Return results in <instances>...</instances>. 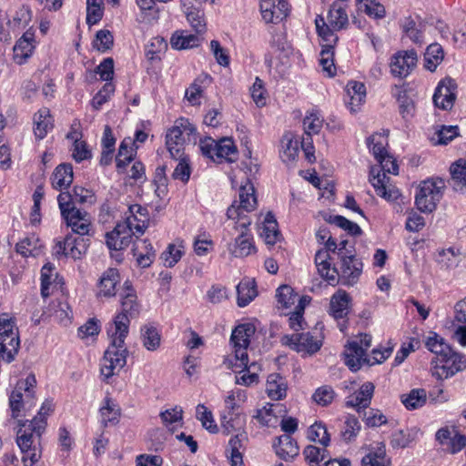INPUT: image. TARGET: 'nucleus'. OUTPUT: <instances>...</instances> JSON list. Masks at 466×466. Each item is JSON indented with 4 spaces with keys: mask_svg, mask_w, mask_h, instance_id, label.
<instances>
[{
    "mask_svg": "<svg viewBox=\"0 0 466 466\" xmlns=\"http://www.w3.org/2000/svg\"><path fill=\"white\" fill-rule=\"evenodd\" d=\"M254 187L248 183L239 189V205L234 202L227 210V217L234 220L233 229L238 232L233 243L228 245L230 254L236 258H243L255 251L252 234L249 231L250 218L246 214L253 211L257 206Z\"/></svg>",
    "mask_w": 466,
    "mask_h": 466,
    "instance_id": "f257e3e1",
    "label": "nucleus"
},
{
    "mask_svg": "<svg viewBox=\"0 0 466 466\" xmlns=\"http://www.w3.org/2000/svg\"><path fill=\"white\" fill-rule=\"evenodd\" d=\"M107 333L111 338V343L105 351L100 364L101 375L106 380L117 374L125 367L128 353L125 347L127 334L116 332L113 329H108Z\"/></svg>",
    "mask_w": 466,
    "mask_h": 466,
    "instance_id": "f03ea898",
    "label": "nucleus"
},
{
    "mask_svg": "<svg viewBox=\"0 0 466 466\" xmlns=\"http://www.w3.org/2000/svg\"><path fill=\"white\" fill-rule=\"evenodd\" d=\"M346 9V4L336 1L329 9L327 22L322 15H318L316 17V29L323 42L337 43L339 37L334 34V32L340 31L348 27L349 15Z\"/></svg>",
    "mask_w": 466,
    "mask_h": 466,
    "instance_id": "7ed1b4c3",
    "label": "nucleus"
},
{
    "mask_svg": "<svg viewBox=\"0 0 466 466\" xmlns=\"http://www.w3.org/2000/svg\"><path fill=\"white\" fill-rule=\"evenodd\" d=\"M377 161L380 164L382 173L376 167H372L370 169V181L375 188L377 195L389 201L396 200L400 197V192L390 184L387 173L397 175L399 166L396 160L389 154L381 156V158L377 159Z\"/></svg>",
    "mask_w": 466,
    "mask_h": 466,
    "instance_id": "20e7f679",
    "label": "nucleus"
},
{
    "mask_svg": "<svg viewBox=\"0 0 466 466\" xmlns=\"http://www.w3.org/2000/svg\"><path fill=\"white\" fill-rule=\"evenodd\" d=\"M120 299L121 311L115 317L114 323L109 329H113L116 332L128 334L130 319L138 317L141 306L136 291L127 282H125Z\"/></svg>",
    "mask_w": 466,
    "mask_h": 466,
    "instance_id": "39448f33",
    "label": "nucleus"
},
{
    "mask_svg": "<svg viewBox=\"0 0 466 466\" xmlns=\"http://www.w3.org/2000/svg\"><path fill=\"white\" fill-rule=\"evenodd\" d=\"M43 432H36L35 425L25 421L20 424L16 443L23 455L25 466H33L41 458L40 438Z\"/></svg>",
    "mask_w": 466,
    "mask_h": 466,
    "instance_id": "423d86ee",
    "label": "nucleus"
},
{
    "mask_svg": "<svg viewBox=\"0 0 466 466\" xmlns=\"http://www.w3.org/2000/svg\"><path fill=\"white\" fill-rule=\"evenodd\" d=\"M195 132V127L187 118L181 117L175 121L166 136L167 148L173 158H178L184 155V145L190 140V137Z\"/></svg>",
    "mask_w": 466,
    "mask_h": 466,
    "instance_id": "0eeeda50",
    "label": "nucleus"
},
{
    "mask_svg": "<svg viewBox=\"0 0 466 466\" xmlns=\"http://www.w3.org/2000/svg\"><path fill=\"white\" fill-rule=\"evenodd\" d=\"M445 181L441 177L431 178L420 184L416 195L415 204L419 210L431 213L443 196Z\"/></svg>",
    "mask_w": 466,
    "mask_h": 466,
    "instance_id": "6e6552de",
    "label": "nucleus"
},
{
    "mask_svg": "<svg viewBox=\"0 0 466 466\" xmlns=\"http://www.w3.org/2000/svg\"><path fill=\"white\" fill-rule=\"evenodd\" d=\"M20 346L18 330L7 314L0 316V355L6 362L14 360Z\"/></svg>",
    "mask_w": 466,
    "mask_h": 466,
    "instance_id": "1a4fd4ad",
    "label": "nucleus"
},
{
    "mask_svg": "<svg viewBox=\"0 0 466 466\" xmlns=\"http://www.w3.org/2000/svg\"><path fill=\"white\" fill-rule=\"evenodd\" d=\"M254 333L255 327L250 323L240 324L232 331L230 342L237 360L235 366L247 368L248 363L247 350Z\"/></svg>",
    "mask_w": 466,
    "mask_h": 466,
    "instance_id": "9d476101",
    "label": "nucleus"
},
{
    "mask_svg": "<svg viewBox=\"0 0 466 466\" xmlns=\"http://www.w3.org/2000/svg\"><path fill=\"white\" fill-rule=\"evenodd\" d=\"M281 343L289 346L290 349L297 352H302L307 354H314L322 346V339L315 338L309 332L285 335L281 338Z\"/></svg>",
    "mask_w": 466,
    "mask_h": 466,
    "instance_id": "9b49d317",
    "label": "nucleus"
},
{
    "mask_svg": "<svg viewBox=\"0 0 466 466\" xmlns=\"http://www.w3.org/2000/svg\"><path fill=\"white\" fill-rule=\"evenodd\" d=\"M417 61L418 56L414 50L399 51L390 58V73L395 77L405 78L415 68Z\"/></svg>",
    "mask_w": 466,
    "mask_h": 466,
    "instance_id": "f8f14e48",
    "label": "nucleus"
},
{
    "mask_svg": "<svg viewBox=\"0 0 466 466\" xmlns=\"http://www.w3.org/2000/svg\"><path fill=\"white\" fill-rule=\"evenodd\" d=\"M457 85L455 81L450 77L442 79L433 95V103L435 106L450 110L452 108L456 99Z\"/></svg>",
    "mask_w": 466,
    "mask_h": 466,
    "instance_id": "ddd939ff",
    "label": "nucleus"
},
{
    "mask_svg": "<svg viewBox=\"0 0 466 466\" xmlns=\"http://www.w3.org/2000/svg\"><path fill=\"white\" fill-rule=\"evenodd\" d=\"M465 368L466 361L463 356L451 349V352L446 357H443V359H441V361L435 365L434 375L439 379H447Z\"/></svg>",
    "mask_w": 466,
    "mask_h": 466,
    "instance_id": "4468645a",
    "label": "nucleus"
},
{
    "mask_svg": "<svg viewBox=\"0 0 466 466\" xmlns=\"http://www.w3.org/2000/svg\"><path fill=\"white\" fill-rule=\"evenodd\" d=\"M260 13L266 23L277 24L288 15L286 0H260Z\"/></svg>",
    "mask_w": 466,
    "mask_h": 466,
    "instance_id": "2eb2a0df",
    "label": "nucleus"
},
{
    "mask_svg": "<svg viewBox=\"0 0 466 466\" xmlns=\"http://www.w3.org/2000/svg\"><path fill=\"white\" fill-rule=\"evenodd\" d=\"M341 265L339 270V279L342 284L352 286L357 283L361 272L362 263L358 260L353 254L344 257L340 259Z\"/></svg>",
    "mask_w": 466,
    "mask_h": 466,
    "instance_id": "dca6fc26",
    "label": "nucleus"
},
{
    "mask_svg": "<svg viewBox=\"0 0 466 466\" xmlns=\"http://www.w3.org/2000/svg\"><path fill=\"white\" fill-rule=\"evenodd\" d=\"M137 233L127 224H117L113 231L106 233V245L110 249L122 250L129 246L132 235Z\"/></svg>",
    "mask_w": 466,
    "mask_h": 466,
    "instance_id": "f3484780",
    "label": "nucleus"
},
{
    "mask_svg": "<svg viewBox=\"0 0 466 466\" xmlns=\"http://www.w3.org/2000/svg\"><path fill=\"white\" fill-rule=\"evenodd\" d=\"M35 49V33L30 28L17 40L14 46V61L22 65L32 56Z\"/></svg>",
    "mask_w": 466,
    "mask_h": 466,
    "instance_id": "a211bd4d",
    "label": "nucleus"
},
{
    "mask_svg": "<svg viewBox=\"0 0 466 466\" xmlns=\"http://www.w3.org/2000/svg\"><path fill=\"white\" fill-rule=\"evenodd\" d=\"M65 219L66 226L70 227L72 231L77 235L88 236L91 227V221L88 214L86 211H81L76 208L68 214L62 216Z\"/></svg>",
    "mask_w": 466,
    "mask_h": 466,
    "instance_id": "6ab92c4d",
    "label": "nucleus"
},
{
    "mask_svg": "<svg viewBox=\"0 0 466 466\" xmlns=\"http://www.w3.org/2000/svg\"><path fill=\"white\" fill-rule=\"evenodd\" d=\"M374 392V385L371 382L364 383L358 391L349 396L346 400V406L356 408L357 411L361 414L370 404V400Z\"/></svg>",
    "mask_w": 466,
    "mask_h": 466,
    "instance_id": "aec40b11",
    "label": "nucleus"
},
{
    "mask_svg": "<svg viewBox=\"0 0 466 466\" xmlns=\"http://www.w3.org/2000/svg\"><path fill=\"white\" fill-rule=\"evenodd\" d=\"M330 257L327 250H319L315 255V264L319 273L329 284L334 285L339 281V269L331 268Z\"/></svg>",
    "mask_w": 466,
    "mask_h": 466,
    "instance_id": "412c9836",
    "label": "nucleus"
},
{
    "mask_svg": "<svg viewBox=\"0 0 466 466\" xmlns=\"http://www.w3.org/2000/svg\"><path fill=\"white\" fill-rule=\"evenodd\" d=\"M350 296L343 289L335 292L329 302V313L335 319L347 317L350 309Z\"/></svg>",
    "mask_w": 466,
    "mask_h": 466,
    "instance_id": "4be33fe9",
    "label": "nucleus"
},
{
    "mask_svg": "<svg viewBox=\"0 0 466 466\" xmlns=\"http://www.w3.org/2000/svg\"><path fill=\"white\" fill-rule=\"evenodd\" d=\"M130 216L127 218L126 224L135 229L138 234H143L147 228L148 214L147 208L138 204L131 205L129 207Z\"/></svg>",
    "mask_w": 466,
    "mask_h": 466,
    "instance_id": "5701e85b",
    "label": "nucleus"
},
{
    "mask_svg": "<svg viewBox=\"0 0 466 466\" xmlns=\"http://www.w3.org/2000/svg\"><path fill=\"white\" fill-rule=\"evenodd\" d=\"M346 94L349 97V101L345 99L348 107L351 113H356L366 96L364 84L357 81L349 82L346 86Z\"/></svg>",
    "mask_w": 466,
    "mask_h": 466,
    "instance_id": "b1692460",
    "label": "nucleus"
},
{
    "mask_svg": "<svg viewBox=\"0 0 466 466\" xmlns=\"http://www.w3.org/2000/svg\"><path fill=\"white\" fill-rule=\"evenodd\" d=\"M344 356L346 365L353 371L359 370L362 363L368 360L364 358V349L359 346L357 340H353L348 344Z\"/></svg>",
    "mask_w": 466,
    "mask_h": 466,
    "instance_id": "393cba45",
    "label": "nucleus"
},
{
    "mask_svg": "<svg viewBox=\"0 0 466 466\" xmlns=\"http://www.w3.org/2000/svg\"><path fill=\"white\" fill-rule=\"evenodd\" d=\"M288 385L285 378L278 373L268 375L266 391L271 400H279L286 397Z\"/></svg>",
    "mask_w": 466,
    "mask_h": 466,
    "instance_id": "a878e982",
    "label": "nucleus"
},
{
    "mask_svg": "<svg viewBox=\"0 0 466 466\" xmlns=\"http://www.w3.org/2000/svg\"><path fill=\"white\" fill-rule=\"evenodd\" d=\"M73 182V167L70 164L57 166L52 175V186L55 189L62 191Z\"/></svg>",
    "mask_w": 466,
    "mask_h": 466,
    "instance_id": "bb28decb",
    "label": "nucleus"
},
{
    "mask_svg": "<svg viewBox=\"0 0 466 466\" xmlns=\"http://www.w3.org/2000/svg\"><path fill=\"white\" fill-rule=\"evenodd\" d=\"M119 283V274L116 268H108L102 275L98 285V296L106 298L116 295V286Z\"/></svg>",
    "mask_w": 466,
    "mask_h": 466,
    "instance_id": "cd10ccee",
    "label": "nucleus"
},
{
    "mask_svg": "<svg viewBox=\"0 0 466 466\" xmlns=\"http://www.w3.org/2000/svg\"><path fill=\"white\" fill-rule=\"evenodd\" d=\"M276 453L285 461L292 460L299 455V446L289 434L278 438V444H274Z\"/></svg>",
    "mask_w": 466,
    "mask_h": 466,
    "instance_id": "c85d7f7f",
    "label": "nucleus"
},
{
    "mask_svg": "<svg viewBox=\"0 0 466 466\" xmlns=\"http://www.w3.org/2000/svg\"><path fill=\"white\" fill-rule=\"evenodd\" d=\"M133 253L138 265L142 268L149 267L155 258L153 247L146 239L137 240L134 243Z\"/></svg>",
    "mask_w": 466,
    "mask_h": 466,
    "instance_id": "c756f323",
    "label": "nucleus"
},
{
    "mask_svg": "<svg viewBox=\"0 0 466 466\" xmlns=\"http://www.w3.org/2000/svg\"><path fill=\"white\" fill-rule=\"evenodd\" d=\"M34 133L36 138H44L47 132L53 127V120L50 111L46 107H43L35 114L34 116Z\"/></svg>",
    "mask_w": 466,
    "mask_h": 466,
    "instance_id": "7c9ffc66",
    "label": "nucleus"
},
{
    "mask_svg": "<svg viewBox=\"0 0 466 466\" xmlns=\"http://www.w3.org/2000/svg\"><path fill=\"white\" fill-rule=\"evenodd\" d=\"M361 466H390V460L386 455L385 446L367 450L361 458Z\"/></svg>",
    "mask_w": 466,
    "mask_h": 466,
    "instance_id": "2f4dec72",
    "label": "nucleus"
},
{
    "mask_svg": "<svg viewBox=\"0 0 466 466\" xmlns=\"http://www.w3.org/2000/svg\"><path fill=\"white\" fill-rule=\"evenodd\" d=\"M208 82L209 76L208 75H200L187 88L185 96L192 106L200 105V98Z\"/></svg>",
    "mask_w": 466,
    "mask_h": 466,
    "instance_id": "473e14b6",
    "label": "nucleus"
},
{
    "mask_svg": "<svg viewBox=\"0 0 466 466\" xmlns=\"http://www.w3.org/2000/svg\"><path fill=\"white\" fill-rule=\"evenodd\" d=\"M245 422V416L235 411H228L227 414H224L221 417V427L226 434L242 431Z\"/></svg>",
    "mask_w": 466,
    "mask_h": 466,
    "instance_id": "72a5a7b5",
    "label": "nucleus"
},
{
    "mask_svg": "<svg viewBox=\"0 0 466 466\" xmlns=\"http://www.w3.org/2000/svg\"><path fill=\"white\" fill-rule=\"evenodd\" d=\"M334 42H324L322 44V50L319 54V64L322 70L327 73L329 76L336 75V66L334 65Z\"/></svg>",
    "mask_w": 466,
    "mask_h": 466,
    "instance_id": "f704fd0d",
    "label": "nucleus"
},
{
    "mask_svg": "<svg viewBox=\"0 0 466 466\" xmlns=\"http://www.w3.org/2000/svg\"><path fill=\"white\" fill-rule=\"evenodd\" d=\"M425 345L429 350L436 355L435 363L438 364L441 359L446 357L451 352V347L445 343L444 339L436 333H432L426 339Z\"/></svg>",
    "mask_w": 466,
    "mask_h": 466,
    "instance_id": "c9c22d12",
    "label": "nucleus"
},
{
    "mask_svg": "<svg viewBox=\"0 0 466 466\" xmlns=\"http://www.w3.org/2000/svg\"><path fill=\"white\" fill-rule=\"evenodd\" d=\"M245 439L244 433H237L228 441L227 453L230 460L231 466H243L242 453L240 451L242 448V441Z\"/></svg>",
    "mask_w": 466,
    "mask_h": 466,
    "instance_id": "e433bc0d",
    "label": "nucleus"
},
{
    "mask_svg": "<svg viewBox=\"0 0 466 466\" xmlns=\"http://www.w3.org/2000/svg\"><path fill=\"white\" fill-rule=\"evenodd\" d=\"M238 305L245 307L251 302L257 296L255 281L253 279H244L237 286Z\"/></svg>",
    "mask_w": 466,
    "mask_h": 466,
    "instance_id": "4c0bfd02",
    "label": "nucleus"
},
{
    "mask_svg": "<svg viewBox=\"0 0 466 466\" xmlns=\"http://www.w3.org/2000/svg\"><path fill=\"white\" fill-rule=\"evenodd\" d=\"M392 95L397 98L400 104V112L404 119H408L413 116L414 104L407 96L406 90L401 86H395L392 89Z\"/></svg>",
    "mask_w": 466,
    "mask_h": 466,
    "instance_id": "58836bf2",
    "label": "nucleus"
},
{
    "mask_svg": "<svg viewBox=\"0 0 466 466\" xmlns=\"http://www.w3.org/2000/svg\"><path fill=\"white\" fill-rule=\"evenodd\" d=\"M427 400L424 389H413L408 394L401 395V402L408 410H416L422 407Z\"/></svg>",
    "mask_w": 466,
    "mask_h": 466,
    "instance_id": "ea45409f",
    "label": "nucleus"
},
{
    "mask_svg": "<svg viewBox=\"0 0 466 466\" xmlns=\"http://www.w3.org/2000/svg\"><path fill=\"white\" fill-rule=\"evenodd\" d=\"M453 187L458 190L466 187V159H459L450 168Z\"/></svg>",
    "mask_w": 466,
    "mask_h": 466,
    "instance_id": "a19ab883",
    "label": "nucleus"
},
{
    "mask_svg": "<svg viewBox=\"0 0 466 466\" xmlns=\"http://www.w3.org/2000/svg\"><path fill=\"white\" fill-rule=\"evenodd\" d=\"M276 298L278 303L282 308L289 309L297 302L299 303V299L303 297H299L298 294L294 293L290 286L282 285L277 289Z\"/></svg>",
    "mask_w": 466,
    "mask_h": 466,
    "instance_id": "79ce46f5",
    "label": "nucleus"
},
{
    "mask_svg": "<svg viewBox=\"0 0 466 466\" xmlns=\"http://www.w3.org/2000/svg\"><path fill=\"white\" fill-rule=\"evenodd\" d=\"M367 143L376 160L388 154L386 150L388 138L385 135L375 133L368 138Z\"/></svg>",
    "mask_w": 466,
    "mask_h": 466,
    "instance_id": "37998d69",
    "label": "nucleus"
},
{
    "mask_svg": "<svg viewBox=\"0 0 466 466\" xmlns=\"http://www.w3.org/2000/svg\"><path fill=\"white\" fill-rule=\"evenodd\" d=\"M236 157L237 147L231 138L224 137L218 141L217 159H226L232 162Z\"/></svg>",
    "mask_w": 466,
    "mask_h": 466,
    "instance_id": "c03bdc74",
    "label": "nucleus"
},
{
    "mask_svg": "<svg viewBox=\"0 0 466 466\" xmlns=\"http://www.w3.org/2000/svg\"><path fill=\"white\" fill-rule=\"evenodd\" d=\"M359 10L370 17L382 18L385 16V7L376 0H356Z\"/></svg>",
    "mask_w": 466,
    "mask_h": 466,
    "instance_id": "a18cd8bd",
    "label": "nucleus"
},
{
    "mask_svg": "<svg viewBox=\"0 0 466 466\" xmlns=\"http://www.w3.org/2000/svg\"><path fill=\"white\" fill-rule=\"evenodd\" d=\"M102 422L106 427L107 423H117L120 416V409L110 398L105 399V404L100 409Z\"/></svg>",
    "mask_w": 466,
    "mask_h": 466,
    "instance_id": "49530a36",
    "label": "nucleus"
},
{
    "mask_svg": "<svg viewBox=\"0 0 466 466\" xmlns=\"http://www.w3.org/2000/svg\"><path fill=\"white\" fill-rule=\"evenodd\" d=\"M142 342L147 350L154 351L160 346V334L152 326H145L141 329Z\"/></svg>",
    "mask_w": 466,
    "mask_h": 466,
    "instance_id": "de8ad7c7",
    "label": "nucleus"
},
{
    "mask_svg": "<svg viewBox=\"0 0 466 466\" xmlns=\"http://www.w3.org/2000/svg\"><path fill=\"white\" fill-rule=\"evenodd\" d=\"M308 438L314 442H319L324 447L329 444L330 437L328 433L327 427L322 422H315L309 429Z\"/></svg>",
    "mask_w": 466,
    "mask_h": 466,
    "instance_id": "09e8293b",
    "label": "nucleus"
},
{
    "mask_svg": "<svg viewBox=\"0 0 466 466\" xmlns=\"http://www.w3.org/2000/svg\"><path fill=\"white\" fill-rule=\"evenodd\" d=\"M200 43L199 36L192 34H175L170 39L171 46L175 49H187L198 46Z\"/></svg>",
    "mask_w": 466,
    "mask_h": 466,
    "instance_id": "8fccbe9b",
    "label": "nucleus"
},
{
    "mask_svg": "<svg viewBox=\"0 0 466 466\" xmlns=\"http://www.w3.org/2000/svg\"><path fill=\"white\" fill-rule=\"evenodd\" d=\"M303 455L310 466H320V462L329 457V452L324 446L319 448L309 445L304 449Z\"/></svg>",
    "mask_w": 466,
    "mask_h": 466,
    "instance_id": "3c124183",
    "label": "nucleus"
},
{
    "mask_svg": "<svg viewBox=\"0 0 466 466\" xmlns=\"http://www.w3.org/2000/svg\"><path fill=\"white\" fill-rule=\"evenodd\" d=\"M442 59L443 50L441 45L431 44L427 47L425 53V66L427 69L434 71Z\"/></svg>",
    "mask_w": 466,
    "mask_h": 466,
    "instance_id": "603ef678",
    "label": "nucleus"
},
{
    "mask_svg": "<svg viewBox=\"0 0 466 466\" xmlns=\"http://www.w3.org/2000/svg\"><path fill=\"white\" fill-rule=\"evenodd\" d=\"M361 429L360 423L355 416L349 415L344 422L341 431V437L345 441H352L355 440Z\"/></svg>",
    "mask_w": 466,
    "mask_h": 466,
    "instance_id": "864d4df0",
    "label": "nucleus"
},
{
    "mask_svg": "<svg viewBox=\"0 0 466 466\" xmlns=\"http://www.w3.org/2000/svg\"><path fill=\"white\" fill-rule=\"evenodd\" d=\"M326 220L329 223L335 224L352 236H360L362 233L361 228L357 223L352 222L342 216H329Z\"/></svg>",
    "mask_w": 466,
    "mask_h": 466,
    "instance_id": "5fc2aeb1",
    "label": "nucleus"
},
{
    "mask_svg": "<svg viewBox=\"0 0 466 466\" xmlns=\"http://www.w3.org/2000/svg\"><path fill=\"white\" fill-rule=\"evenodd\" d=\"M53 410V404L51 401H45L37 415L34 417L29 422L35 425V431L36 432H44L46 426V417L50 414Z\"/></svg>",
    "mask_w": 466,
    "mask_h": 466,
    "instance_id": "6e6d98bb",
    "label": "nucleus"
},
{
    "mask_svg": "<svg viewBox=\"0 0 466 466\" xmlns=\"http://www.w3.org/2000/svg\"><path fill=\"white\" fill-rule=\"evenodd\" d=\"M103 0L86 1V23L95 25L101 20L103 16Z\"/></svg>",
    "mask_w": 466,
    "mask_h": 466,
    "instance_id": "4d7b16f0",
    "label": "nucleus"
},
{
    "mask_svg": "<svg viewBox=\"0 0 466 466\" xmlns=\"http://www.w3.org/2000/svg\"><path fill=\"white\" fill-rule=\"evenodd\" d=\"M279 235L277 221L268 214L265 219L262 236L267 244L273 245L277 242Z\"/></svg>",
    "mask_w": 466,
    "mask_h": 466,
    "instance_id": "13d9d810",
    "label": "nucleus"
},
{
    "mask_svg": "<svg viewBox=\"0 0 466 466\" xmlns=\"http://www.w3.org/2000/svg\"><path fill=\"white\" fill-rule=\"evenodd\" d=\"M89 242L90 239L86 236H73V242H68L69 244H73L72 248H70L67 251L69 257L74 259L80 258L81 256L86 252L89 247Z\"/></svg>",
    "mask_w": 466,
    "mask_h": 466,
    "instance_id": "bf43d9fd",
    "label": "nucleus"
},
{
    "mask_svg": "<svg viewBox=\"0 0 466 466\" xmlns=\"http://www.w3.org/2000/svg\"><path fill=\"white\" fill-rule=\"evenodd\" d=\"M309 299L307 297H303L301 299H299V303H298L295 307V310L291 313L289 321V327L294 330H299L302 329V319H303V312L305 309V307L308 303H309Z\"/></svg>",
    "mask_w": 466,
    "mask_h": 466,
    "instance_id": "052dcab7",
    "label": "nucleus"
},
{
    "mask_svg": "<svg viewBox=\"0 0 466 466\" xmlns=\"http://www.w3.org/2000/svg\"><path fill=\"white\" fill-rule=\"evenodd\" d=\"M186 15L188 23L198 34H202L206 31V22L203 11L192 7L187 9Z\"/></svg>",
    "mask_w": 466,
    "mask_h": 466,
    "instance_id": "680f3d73",
    "label": "nucleus"
},
{
    "mask_svg": "<svg viewBox=\"0 0 466 466\" xmlns=\"http://www.w3.org/2000/svg\"><path fill=\"white\" fill-rule=\"evenodd\" d=\"M197 418L201 421L202 426L211 433L218 432V429L213 420L211 411L203 404L197 406Z\"/></svg>",
    "mask_w": 466,
    "mask_h": 466,
    "instance_id": "e2e57ef3",
    "label": "nucleus"
},
{
    "mask_svg": "<svg viewBox=\"0 0 466 466\" xmlns=\"http://www.w3.org/2000/svg\"><path fill=\"white\" fill-rule=\"evenodd\" d=\"M175 159L178 160V163L173 171L172 177L179 179L184 183L187 182L191 174L189 159L184 155Z\"/></svg>",
    "mask_w": 466,
    "mask_h": 466,
    "instance_id": "0e129e2a",
    "label": "nucleus"
},
{
    "mask_svg": "<svg viewBox=\"0 0 466 466\" xmlns=\"http://www.w3.org/2000/svg\"><path fill=\"white\" fill-rule=\"evenodd\" d=\"M273 404L268 403L261 409L257 410L253 416L262 426H273L277 422V416L273 411Z\"/></svg>",
    "mask_w": 466,
    "mask_h": 466,
    "instance_id": "69168bd1",
    "label": "nucleus"
},
{
    "mask_svg": "<svg viewBox=\"0 0 466 466\" xmlns=\"http://www.w3.org/2000/svg\"><path fill=\"white\" fill-rule=\"evenodd\" d=\"M282 147L281 157L283 161L289 162L295 160L299 154L298 141H293L289 135H286L282 140Z\"/></svg>",
    "mask_w": 466,
    "mask_h": 466,
    "instance_id": "338daca9",
    "label": "nucleus"
},
{
    "mask_svg": "<svg viewBox=\"0 0 466 466\" xmlns=\"http://www.w3.org/2000/svg\"><path fill=\"white\" fill-rule=\"evenodd\" d=\"M183 251L180 247L175 244H169L167 249L161 254L160 258L164 265L168 268L174 267L181 258Z\"/></svg>",
    "mask_w": 466,
    "mask_h": 466,
    "instance_id": "774afa93",
    "label": "nucleus"
}]
</instances>
